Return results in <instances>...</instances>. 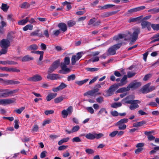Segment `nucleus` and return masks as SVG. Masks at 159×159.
Returning a JSON list of instances; mask_svg holds the SVG:
<instances>
[{"label":"nucleus","mask_w":159,"mask_h":159,"mask_svg":"<svg viewBox=\"0 0 159 159\" xmlns=\"http://www.w3.org/2000/svg\"><path fill=\"white\" fill-rule=\"evenodd\" d=\"M70 63V59L68 57H66L64 58L63 62L61 64V70H60L61 73L65 74L69 73L70 71V69L67 67V65Z\"/></svg>","instance_id":"nucleus-1"},{"label":"nucleus","mask_w":159,"mask_h":159,"mask_svg":"<svg viewBox=\"0 0 159 159\" xmlns=\"http://www.w3.org/2000/svg\"><path fill=\"white\" fill-rule=\"evenodd\" d=\"M18 91V89L11 90L8 89H0V98H6L12 95Z\"/></svg>","instance_id":"nucleus-2"},{"label":"nucleus","mask_w":159,"mask_h":159,"mask_svg":"<svg viewBox=\"0 0 159 159\" xmlns=\"http://www.w3.org/2000/svg\"><path fill=\"white\" fill-rule=\"evenodd\" d=\"M121 45V43H118L115 44L110 48L108 50L107 52V55H113L116 53V51L120 48Z\"/></svg>","instance_id":"nucleus-3"},{"label":"nucleus","mask_w":159,"mask_h":159,"mask_svg":"<svg viewBox=\"0 0 159 159\" xmlns=\"http://www.w3.org/2000/svg\"><path fill=\"white\" fill-rule=\"evenodd\" d=\"M128 120L127 118L121 119L116 123V125L118 126L120 130H125L126 128V125L125 124L127 123Z\"/></svg>","instance_id":"nucleus-4"},{"label":"nucleus","mask_w":159,"mask_h":159,"mask_svg":"<svg viewBox=\"0 0 159 159\" xmlns=\"http://www.w3.org/2000/svg\"><path fill=\"white\" fill-rule=\"evenodd\" d=\"M141 101L139 100H133L131 102H128L130 103V105L129 107V109L131 110H134L139 107V104L140 103Z\"/></svg>","instance_id":"nucleus-5"},{"label":"nucleus","mask_w":159,"mask_h":159,"mask_svg":"<svg viewBox=\"0 0 159 159\" xmlns=\"http://www.w3.org/2000/svg\"><path fill=\"white\" fill-rule=\"evenodd\" d=\"M150 83H148L143 86L142 90L143 93H147L155 89V87L154 86H150Z\"/></svg>","instance_id":"nucleus-6"},{"label":"nucleus","mask_w":159,"mask_h":159,"mask_svg":"<svg viewBox=\"0 0 159 159\" xmlns=\"http://www.w3.org/2000/svg\"><path fill=\"white\" fill-rule=\"evenodd\" d=\"M73 111L72 106H69L66 109H64L61 111V114L63 118H66L68 115H71Z\"/></svg>","instance_id":"nucleus-7"},{"label":"nucleus","mask_w":159,"mask_h":159,"mask_svg":"<svg viewBox=\"0 0 159 159\" xmlns=\"http://www.w3.org/2000/svg\"><path fill=\"white\" fill-rule=\"evenodd\" d=\"M145 8V7L144 6H141L136 7L134 8L131 9L127 11V14L129 15H132L134 13L137 11H139L141 10L144 9Z\"/></svg>","instance_id":"nucleus-8"},{"label":"nucleus","mask_w":159,"mask_h":159,"mask_svg":"<svg viewBox=\"0 0 159 159\" xmlns=\"http://www.w3.org/2000/svg\"><path fill=\"white\" fill-rule=\"evenodd\" d=\"M140 33V29L138 28L134 29L133 34L131 35L132 40L131 43H132L134 42L138 38L139 34Z\"/></svg>","instance_id":"nucleus-9"},{"label":"nucleus","mask_w":159,"mask_h":159,"mask_svg":"<svg viewBox=\"0 0 159 159\" xmlns=\"http://www.w3.org/2000/svg\"><path fill=\"white\" fill-rule=\"evenodd\" d=\"M119 86L116 84H114L111 85L109 88V89L107 91V96H109L112 95L114 91L117 89Z\"/></svg>","instance_id":"nucleus-10"},{"label":"nucleus","mask_w":159,"mask_h":159,"mask_svg":"<svg viewBox=\"0 0 159 159\" xmlns=\"http://www.w3.org/2000/svg\"><path fill=\"white\" fill-rule=\"evenodd\" d=\"M82 56V52H81L77 53L76 55L73 56L71 59L72 64L73 65H74L76 62L81 58Z\"/></svg>","instance_id":"nucleus-11"},{"label":"nucleus","mask_w":159,"mask_h":159,"mask_svg":"<svg viewBox=\"0 0 159 159\" xmlns=\"http://www.w3.org/2000/svg\"><path fill=\"white\" fill-rule=\"evenodd\" d=\"M15 101V99H0V105H6L14 103Z\"/></svg>","instance_id":"nucleus-12"},{"label":"nucleus","mask_w":159,"mask_h":159,"mask_svg":"<svg viewBox=\"0 0 159 159\" xmlns=\"http://www.w3.org/2000/svg\"><path fill=\"white\" fill-rule=\"evenodd\" d=\"M10 45V42L7 39H3L0 42V46L2 48H7Z\"/></svg>","instance_id":"nucleus-13"},{"label":"nucleus","mask_w":159,"mask_h":159,"mask_svg":"<svg viewBox=\"0 0 159 159\" xmlns=\"http://www.w3.org/2000/svg\"><path fill=\"white\" fill-rule=\"evenodd\" d=\"M67 85L64 83H61V84L58 87L53 88L52 90L54 92H57L60 90H61L66 88Z\"/></svg>","instance_id":"nucleus-14"},{"label":"nucleus","mask_w":159,"mask_h":159,"mask_svg":"<svg viewBox=\"0 0 159 159\" xmlns=\"http://www.w3.org/2000/svg\"><path fill=\"white\" fill-rule=\"evenodd\" d=\"M42 77L39 75H36L28 79V80L30 81L36 82L41 80Z\"/></svg>","instance_id":"nucleus-15"},{"label":"nucleus","mask_w":159,"mask_h":159,"mask_svg":"<svg viewBox=\"0 0 159 159\" xmlns=\"http://www.w3.org/2000/svg\"><path fill=\"white\" fill-rule=\"evenodd\" d=\"M142 28L144 29L147 28L148 30H150L151 29V24L150 22L148 21H144L141 23Z\"/></svg>","instance_id":"nucleus-16"},{"label":"nucleus","mask_w":159,"mask_h":159,"mask_svg":"<svg viewBox=\"0 0 159 159\" xmlns=\"http://www.w3.org/2000/svg\"><path fill=\"white\" fill-rule=\"evenodd\" d=\"M47 78L51 80H56L60 78L59 75L57 74H51L48 73L47 76Z\"/></svg>","instance_id":"nucleus-17"},{"label":"nucleus","mask_w":159,"mask_h":159,"mask_svg":"<svg viewBox=\"0 0 159 159\" xmlns=\"http://www.w3.org/2000/svg\"><path fill=\"white\" fill-rule=\"evenodd\" d=\"M0 81H2L7 84H17L19 83L18 81H15L11 80H4L3 79L0 78Z\"/></svg>","instance_id":"nucleus-18"},{"label":"nucleus","mask_w":159,"mask_h":159,"mask_svg":"<svg viewBox=\"0 0 159 159\" xmlns=\"http://www.w3.org/2000/svg\"><path fill=\"white\" fill-rule=\"evenodd\" d=\"M67 97L65 95L59 96L54 99V102L56 103H59L62 101L64 99H67Z\"/></svg>","instance_id":"nucleus-19"},{"label":"nucleus","mask_w":159,"mask_h":159,"mask_svg":"<svg viewBox=\"0 0 159 159\" xmlns=\"http://www.w3.org/2000/svg\"><path fill=\"white\" fill-rule=\"evenodd\" d=\"M127 79V76L126 75H125L123 78L120 80V82L116 84L119 86H122L125 84L127 81L126 80Z\"/></svg>","instance_id":"nucleus-20"},{"label":"nucleus","mask_w":159,"mask_h":159,"mask_svg":"<svg viewBox=\"0 0 159 159\" xmlns=\"http://www.w3.org/2000/svg\"><path fill=\"white\" fill-rule=\"evenodd\" d=\"M39 30H36L32 32L30 34V35L31 36H38L40 37H43L42 33H39Z\"/></svg>","instance_id":"nucleus-21"},{"label":"nucleus","mask_w":159,"mask_h":159,"mask_svg":"<svg viewBox=\"0 0 159 159\" xmlns=\"http://www.w3.org/2000/svg\"><path fill=\"white\" fill-rule=\"evenodd\" d=\"M152 132L150 131H145L144 133V134L147 136L148 139L149 141L153 140L155 139V137L150 134Z\"/></svg>","instance_id":"nucleus-22"},{"label":"nucleus","mask_w":159,"mask_h":159,"mask_svg":"<svg viewBox=\"0 0 159 159\" xmlns=\"http://www.w3.org/2000/svg\"><path fill=\"white\" fill-rule=\"evenodd\" d=\"M58 27L63 32H65L67 30L66 25L64 23H61L58 25Z\"/></svg>","instance_id":"nucleus-23"},{"label":"nucleus","mask_w":159,"mask_h":159,"mask_svg":"<svg viewBox=\"0 0 159 159\" xmlns=\"http://www.w3.org/2000/svg\"><path fill=\"white\" fill-rule=\"evenodd\" d=\"M29 17H27L25 19L19 21L18 24L19 25H24L29 21Z\"/></svg>","instance_id":"nucleus-24"},{"label":"nucleus","mask_w":159,"mask_h":159,"mask_svg":"<svg viewBox=\"0 0 159 159\" xmlns=\"http://www.w3.org/2000/svg\"><path fill=\"white\" fill-rule=\"evenodd\" d=\"M57 95V93H50L47 96L46 100L47 101H49L56 97Z\"/></svg>","instance_id":"nucleus-25"},{"label":"nucleus","mask_w":159,"mask_h":159,"mask_svg":"<svg viewBox=\"0 0 159 159\" xmlns=\"http://www.w3.org/2000/svg\"><path fill=\"white\" fill-rule=\"evenodd\" d=\"M133 98H131V96H129L126 97L125 98L122 99V101L124 102L125 103L127 104H130V103H128V102H131L133 101V100H131V99Z\"/></svg>","instance_id":"nucleus-26"},{"label":"nucleus","mask_w":159,"mask_h":159,"mask_svg":"<svg viewBox=\"0 0 159 159\" xmlns=\"http://www.w3.org/2000/svg\"><path fill=\"white\" fill-rule=\"evenodd\" d=\"M143 16H140L136 18H130L128 20L129 23H131L132 22H134L140 20L141 18L143 17Z\"/></svg>","instance_id":"nucleus-27"},{"label":"nucleus","mask_w":159,"mask_h":159,"mask_svg":"<svg viewBox=\"0 0 159 159\" xmlns=\"http://www.w3.org/2000/svg\"><path fill=\"white\" fill-rule=\"evenodd\" d=\"M86 138L89 139L93 140L95 139V133H88L85 136Z\"/></svg>","instance_id":"nucleus-28"},{"label":"nucleus","mask_w":159,"mask_h":159,"mask_svg":"<svg viewBox=\"0 0 159 159\" xmlns=\"http://www.w3.org/2000/svg\"><path fill=\"white\" fill-rule=\"evenodd\" d=\"M33 29V26L31 24L27 25L23 28V30L24 31H26L28 30H31Z\"/></svg>","instance_id":"nucleus-29"},{"label":"nucleus","mask_w":159,"mask_h":159,"mask_svg":"<svg viewBox=\"0 0 159 159\" xmlns=\"http://www.w3.org/2000/svg\"><path fill=\"white\" fill-rule=\"evenodd\" d=\"M33 59V57H29L28 55H26L22 58L21 61H26L31 60Z\"/></svg>","instance_id":"nucleus-30"},{"label":"nucleus","mask_w":159,"mask_h":159,"mask_svg":"<svg viewBox=\"0 0 159 159\" xmlns=\"http://www.w3.org/2000/svg\"><path fill=\"white\" fill-rule=\"evenodd\" d=\"M122 105V104L120 102H115L112 103L111 107L112 108H116L121 107Z\"/></svg>","instance_id":"nucleus-31"},{"label":"nucleus","mask_w":159,"mask_h":159,"mask_svg":"<svg viewBox=\"0 0 159 159\" xmlns=\"http://www.w3.org/2000/svg\"><path fill=\"white\" fill-rule=\"evenodd\" d=\"M105 113V114H107V112L106 111V109L102 107L100 109L99 111L97 113L98 115H103V113Z\"/></svg>","instance_id":"nucleus-32"},{"label":"nucleus","mask_w":159,"mask_h":159,"mask_svg":"<svg viewBox=\"0 0 159 159\" xmlns=\"http://www.w3.org/2000/svg\"><path fill=\"white\" fill-rule=\"evenodd\" d=\"M146 122L144 121H141L140 122H138L136 123H134L133 124V126L134 127H138L141 126L144 124H145Z\"/></svg>","instance_id":"nucleus-33"},{"label":"nucleus","mask_w":159,"mask_h":159,"mask_svg":"<svg viewBox=\"0 0 159 159\" xmlns=\"http://www.w3.org/2000/svg\"><path fill=\"white\" fill-rule=\"evenodd\" d=\"M129 90L128 86L126 87H123L118 89L117 92L118 93H122L124 92H126Z\"/></svg>","instance_id":"nucleus-34"},{"label":"nucleus","mask_w":159,"mask_h":159,"mask_svg":"<svg viewBox=\"0 0 159 159\" xmlns=\"http://www.w3.org/2000/svg\"><path fill=\"white\" fill-rule=\"evenodd\" d=\"M89 80L88 79H87L83 80L76 81L75 82V83L81 86L84 84L86 83Z\"/></svg>","instance_id":"nucleus-35"},{"label":"nucleus","mask_w":159,"mask_h":159,"mask_svg":"<svg viewBox=\"0 0 159 159\" xmlns=\"http://www.w3.org/2000/svg\"><path fill=\"white\" fill-rule=\"evenodd\" d=\"M60 61L57 60L55 61L52 64V66H53L55 69H57L59 66Z\"/></svg>","instance_id":"nucleus-36"},{"label":"nucleus","mask_w":159,"mask_h":159,"mask_svg":"<svg viewBox=\"0 0 159 159\" xmlns=\"http://www.w3.org/2000/svg\"><path fill=\"white\" fill-rule=\"evenodd\" d=\"M152 38L154 39L152 41V43L159 41V33L154 35Z\"/></svg>","instance_id":"nucleus-37"},{"label":"nucleus","mask_w":159,"mask_h":159,"mask_svg":"<svg viewBox=\"0 0 159 159\" xmlns=\"http://www.w3.org/2000/svg\"><path fill=\"white\" fill-rule=\"evenodd\" d=\"M35 53L40 55V56L39 58V61H41L43 58V56L44 52L43 51H37L34 52Z\"/></svg>","instance_id":"nucleus-38"},{"label":"nucleus","mask_w":159,"mask_h":159,"mask_svg":"<svg viewBox=\"0 0 159 159\" xmlns=\"http://www.w3.org/2000/svg\"><path fill=\"white\" fill-rule=\"evenodd\" d=\"M69 139V137H67L66 138L63 139L58 142V144L59 145H61L63 143L67 142Z\"/></svg>","instance_id":"nucleus-39"},{"label":"nucleus","mask_w":159,"mask_h":159,"mask_svg":"<svg viewBox=\"0 0 159 159\" xmlns=\"http://www.w3.org/2000/svg\"><path fill=\"white\" fill-rule=\"evenodd\" d=\"M95 94V93L94 91L93 90H91L86 92L84 93V95L85 96L89 95L91 96H93Z\"/></svg>","instance_id":"nucleus-40"},{"label":"nucleus","mask_w":159,"mask_h":159,"mask_svg":"<svg viewBox=\"0 0 159 159\" xmlns=\"http://www.w3.org/2000/svg\"><path fill=\"white\" fill-rule=\"evenodd\" d=\"M114 6L115 5L113 4H107L104 6H103L101 7V9H104L114 7Z\"/></svg>","instance_id":"nucleus-41"},{"label":"nucleus","mask_w":159,"mask_h":159,"mask_svg":"<svg viewBox=\"0 0 159 159\" xmlns=\"http://www.w3.org/2000/svg\"><path fill=\"white\" fill-rule=\"evenodd\" d=\"M151 27L155 30H159V24H151Z\"/></svg>","instance_id":"nucleus-42"},{"label":"nucleus","mask_w":159,"mask_h":159,"mask_svg":"<svg viewBox=\"0 0 159 159\" xmlns=\"http://www.w3.org/2000/svg\"><path fill=\"white\" fill-rule=\"evenodd\" d=\"M38 48V46L36 44H34L28 47V49L29 50H35L37 49Z\"/></svg>","instance_id":"nucleus-43"},{"label":"nucleus","mask_w":159,"mask_h":159,"mask_svg":"<svg viewBox=\"0 0 159 159\" xmlns=\"http://www.w3.org/2000/svg\"><path fill=\"white\" fill-rule=\"evenodd\" d=\"M39 130V126L36 125H34L32 129H31V131L32 132H36L38 131Z\"/></svg>","instance_id":"nucleus-44"},{"label":"nucleus","mask_w":159,"mask_h":159,"mask_svg":"<svg viewBox=\"0 0 159 159\" xmlns=\"http://www.w3.org/2000/svg\"><path fill=\"white\" fill-rule=\"evenodd\" d=\"M148 12H151L152 14H155L158 13L157 8H155L152 9H150L148 11Z\"/></svg>","instance_id":"nucleus-45"},{"label":"nucleus","mask_w":159,"mask_h":159,"mask_svg":"<svg viewBox=\"0 0 159 159\" xmlns=\"http://www.w3.org/2000/svg\"><path fill=\"white\" fill-rule=\"evenodd\" d=\"M9 8V6H8L6 4L2 3V5L1 8L2 10L4 11H6L8 10Z\"/></svg>","instance_id":"nucleus-46"},{"label":"nucleus","mask_w":159,"mask_h":159,"mask_svg":"<svg viewBox=\"0 0 159 159\" xmlns=\"http://www.w3.org/2000/svg\"><path fill=\"white\" fill-rule=\"evenodd\" d=\"M86 69L88 71L94 72L98 71L99 69L97 68H87Z\"/></svg>","instance_id":"nucleus-47"},{"label":"nucleus","mask_w":159,"mask_h":159,"mask_svg":"<svg viewBox=\"0 0 159 159\" xmlns=\"http://www.w3.org/2000/svg\"><path fill=\"white\" fill-rule=\"evenodd\" d=\"M86 109L91 114H93L94 113V110L91 107H87L86 108Z\"/></svg>","instance_id":"nucleus-48"},{"label":"nucleus","mask_w":159,"mask_h":159,"mask_svg":"<svg viewBox=\"0 0 159 159\" xmlns=\"http://www.w3.org/2000/svg\"><path fill=\"white\" fill-rule=\"evenodd\" d=\"M76 24V22L74 21L69 20L67 22V24L69 27H71L73 26Z\"/></svg>","instance_id":"nucleus-49"},{"label":"nucleus","mask_w":159,"mask_h":159,"mask_svg":"<svg viewBox=\"0 0 159 159\" xmlns=\"http://www.w3.org/2000/svg\"><path fill=\"white\" fill-rule=\"evenodd\" d=\"M75 78V76L74 74H72L67 77V80L70 81L71 80H74Z\"/></svg>","instance_id":"nucleus-50"},{"label":"nucleus","mask_w":159,"mask_h":159,"mask_svg":"<svg viewBox=\"0 0 159 159\" xmlns=\"http://www.w3.org/2000/svg\"><path fill=\"white\" fill-rule=\"evenodd\" d=\"M72 141L73 142H79L81 141V139L78 137L74 138L72 139Z\"/></svg>","instance_id":"nucleus-51"},{"label":"nucleus","mask_w":159,"mask_h":159,"mask_svg":"<svg viewBox=\"0 0 159 159\" xmlns=\"http://www.w3.org/2000/svg\"><path fill=\"white\" fill-rule=\"evenodd\" d=\"M7 48H2L1 50L0 51V55L2 54H5L7 52Z\"/></svg>","instance_id":"nucleus-52"},{"label":"nucleus","mask_w":159,"mask_h":159,"mask_svg":"<svg viewBox=\"0 0 159 159\" xmlns=\"http://www.w3.org/2000/svg\"><path fill=\"white\" fill-rule=\"evenodd\" d=\"M80 127L79 125H76L73 127L72 129V132H75L78 131L80 129Z\"/></svg>","instance_id":"nucleus-53"},{"label":"nucleus","mask_w":159,"mask_h":159,"mask_svg":"<svg viewBox=\"0 0 159 159\" xmlns=\"http://www.w3.org/2000/svg\"><path fill=\"white\" fill-rule=\"evenodd\" d=\"M116 135H117V130L112 131L109 134V136L112 138L114 137Z\"/></svg>","instance_id":"nucleus-54"},{"label":"nucleus","mask_w":159,"mask_h":159,"mask_svg":"<svg viewBox=\"0 0 159 159\" xmlns=\"http://www.w3.org/2000/svg\"><path fill=\"white\" fill-rule=\"evenodd\" d=\"M103 136V134L102 133H99L98 134L95 133V139H99Z\"/></svg>","instance_id":"nucleus-55"},{"label":"nucleus","mask_w":159,"mask_h":159,"mask_svg":"<svg viewBox=\"0 0 159 159\" xmlns=\"http://www.w3.org/2000/svg\"><path fill=\"white\" fill-rule=\"evenodd\" d=\"M96 100L98 102L101 103L103 102V98L102 97H100L97 98L96 99Z\"/></svg>","instance_id":"nucleus-56"},{"label":"nucleus","mask_w":159,"mask_h":159,"mask_svg":"<svg viewBox=\"0 0 159 159\" xmlns=\"http://www.w3.org/2000/svg\"><path fill=\"white\" fill-rule=\"evenodd\" d=\"M15 125L14 127L16 129H18L19 127V125L18 124L19 123V120H14Z\"/></svg>","instance_id":"nucleus-57"},{"label":"nucleus","mask_w":159,"mask_h":159,"mask_svg":"<svg viewBox=\"0 0 159 159\" xmlns=\"http://www.w3.org/2000/svg\"><path fill=\"white\" fill-rule=\"evenodd\" d=\"M135 74L134 72L129 71L127 73V76L128 78H131L134 76Z\"/></svg>","instance_id":"nucleus-58"},{"label":"nucleus","mask_w":159,"mask_h":159,"mask_svg":"<svg viewBox=\"0 0 159 159\" xmlns=\"http://www.w3.org/2000/svg\"><path fill=\"white\" fill-rule=\"evenodd\" d=\"M152 76V75L150 74H148L146 75L144 77L143 80L144 81H146L148 80Z\"/></svg>","instance_id":"nucleus-59"},{"label":"nucleus","mask_w":159,"mask_h":159,"mask_svg":"<svg viewBox=\"0 0 159 159\" xmlns=\"http://www.w3.org/2000/svg\"><path fill=\"white\" fill-rule=\"evenodd\" d=\"M54 111L53 110H46L44 112L45 114L46 115L52 114L54 113Z\"/></svg>","instance_id":"nucleus-60"},{"label":"nucleus","mask_w":159,"mask_h":159,"mask_svg":"<svg viewBox=\"0 0 159 159\" xmlns=\"http://www.w3.org/2000/svg\"><path fill=\"white\" fill-rule=\"evenodd\" d=\"M20 70L19 69H17L15 68H9V72H19Z\"/></svg>","instance_id":"nucleus-61"},{"label":"nucleus","mask_w":159,"mask_h":159,"mask_svg":"<svg viewBox=\"0 0 159 159\" xmlns=\"http://www.w3.org/2000/svg\"><path fill=\"white\" fill-rule=\"evenodd\" d=\"M13 15L12 14H9L7 16V19L10 21H14V19L13 18Z\"/></svg>","instance_id":"nucleus-62"},{"label":"nucleus","mask_w":159,"mask_h":159,"mask_svg":"<svg viewBox=\"0 0 159 159\" xmlns=\"http://www.w3.org/2000/svg\"><path fill=\"white\" fill-rule=\"evenodd\" d=\"M25 107H21L19 109H17L15 110V111L18 114H20L24 109Z\"/></svg>","instance_id":"nucleus-63"},{"label":"nucleus","mask_w":159,"mask_h":159,"mask_svg":"<svg viewBox=\"0 0 159 159\" xmlns=\"http://www.w3.org/2000/svg\"><path fill=\"white\" fill-rule=\"evenodd\" d=\"M56 69L52 66H51L49 68L48 71V73H50L53 72Z\"/></svg>","instance_id":"nucleus-64"}]
</instances>
